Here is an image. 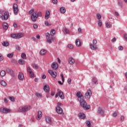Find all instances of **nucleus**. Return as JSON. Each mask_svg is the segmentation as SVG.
Segmentation results:
<instances>
[{
    "label": "nucleus",
    "mask_w": 127,
    "mask_h": 127,
    "mask_svg": "<svg viewBox=\"0 0 127 127\" xmlns=\"http://www.w3.org/2000/svg\"><path fill=\"white\" fill-rule=\"evenodd\" d=\"M78 100L80 102L81 107H82L84 110H89V109H90V105H87V102L84 100V96H83V95H81L80 97H78Z\"/></svg>",
    "instance_id": "obj_1"
},
{
    "label": "nucleus",
    "mask_w": 127,
    "mask_h": 127,
    "mask_svg": "<svg viewBox=\"0 0 127 127\" xmlns=\"http://www.w3.org/2000/svg\"><path fill=\"white\" fill-rule=\"evenodd\" d=\"M30 110V106H25L23 107H20L18 110L19 113H25L28 112Z\"/></svg>",
    "instance_id": "obj_2"
},
{
    "label": "nucleus",
    "mask_w": 127,
    "mask_h": 127,
    "mask_svg": "<svg viewBox=\"0 0 127 127\" xmlns=\"http://www.w3.org/2000/svg\"><path fill=\"white\" fill-rule=\"evenodd\" d=\"M10 37H12V38H15L16 39H17L18 38H21L22 37H23V34L21 33H17V34H11L10 35Z\"/></svg>",
    "instance_id": "obj_3"
},
{
    "label": "nucleus",
    "mask_w": 127,
    "mask_h": 127,
    "mask_svg": "<svg viewBox=\"0 0 127 127\" xmlns=\"http://www.w3.org/2000/svg\"><path fill=\"white\" fill-rule=\"evenodd\" d=\"M8 16H9V13L8 11H6L4 13V14H0V17L2 20H7L8 19Z\"/></svg>",
    "instance_id": "obj_4"
},
{
    "label": "nucleus",
    "mask_w": 127,
    "mask_h": 127,
    "mask_svg": "<svg viewBox=\"0 0 127 127\" xmlns=\"http://www.w3.org/2000/svg\"><path fill=\"white\" fill-rule=\"evenodd\" d=\"M38 17L37 16V12H35L33 13L31 15V18L33 22H35V21L37 20Z\"/></svg>",
    "instance_id": "obj_5"
},
{
    "label": "nucleus",
    "mask_w": 127,
    "mask_h": 127,
    "mask_svg": "<svg viewBox=\"0 0 127 127\" xmlns=\"http://www.w3.org/2000/svg\"><path fill=\"white\" fill-rule=\"evenodd\" d=\"M13 10L14 14L15 15L18 14V6L17 5L16 3H14L13 5Z\"/></svg>",
    "instance_id": "obj_6"
},
{
    "label": "nucleus",
    "mask_w": 127,
    "mask_h": 127,
    "mask_svg": "<svg viewBox=\"0 0 127 127\" xmlns=\"http://www.w3.org/2000/svg\"><path fill=\"white\" fill-rule=\"evenodd\" d=\"M91 95H92V91L90 89L87 90V92H86L85 94V98L87 100H89L91 98Z\"/></svg>",
    "instance_id": "obj_7"
},
{
    "label": "nucleus",
    "mask_w": 127,
    "mask_h": 127,
    "mask_svg": "<svg viewBox=\"0 0 127 127\" xmlns=\"http://www.w3.org/2000/svg\"><path fill=\"white\" fill-rule=\"evenodd\" d=\"M0 112H1L3 114H7L10 112V109L5 108H1L0 109Z\"/></svg>",
    "instance_id": "obj_8"
},
{
    "label": "nucleus",
    "mask_w": 127,
    "mask_h": 127,
    "mask_svg": "<svg viewBox=\"0 0 127 127\" xmlns=\"http://www.w3.org/2000/svg\"><path fill=\"white\" fill-rule=\"evenodd\" d=\"M57 92L59 96L61 98V99H62V100H64V99L65 98V96H64L63 92H62L60 89H58Z\"/></svg>",
    "instance_id": "obj_9"
},
{
    "label": "nucleus",
    "mask_w": 127,
    "mask_h": 127,
    "mask_svg": "<svg viewBox=\"0 0 127 127\" xmlns=\"http://www.w3.org/2000/svg\"><path fill=\"white\" fill-rule=\"evenodd\" d=\"M27 72L29 73L31 78L34 77V73L32 71V69L30 67H27Z\"/></svg>",
    "instance_id": "obj_10"
},
{
    "label": "nucleus",
    "mask_w": 127,
    "mask_h": 127,
    "mask_svg": "<svg viewBox=\"0 0 127 127\" xmlns=\"http://www.w3.org/2000/svg\"><path fill=\"white\" fill-rule=\"evenodd\" d=\"M51 67L54 70H57L58 69V64L56 62H53L51 64Z\"/></svg>",
    "instance_id": "obj_11"
},
{
    "label": "nucleus",
    "mask_w": 127,
    "mask_h": 127,
    "mask_svg": "<svg viewBox=\"0 0 127 127\" xmlns=\"http://www.w3.org/2000/svg\"><path fill=\"white\" fill-rule=\"evenodd\" d=\"M48 72L49 74H50V75H51V76L53 77V78H56L57 76V73H56V72L53 71L52 70H49Z\"/></svg>",
    "instance_id": "obj_12"
},
{
    "label": "nucleus",
    "mask_w": 127,
    "mask_h": 127,
    "mask_svg": "<svg viewBox=\"0 0 127 127\" xmlns=\"http://www.w3.org/2000/svg\"><path fill=\"white\" fill-rule=\"evenodd\" d=\"M78 117L79 119H81L82 120H84V119H86V115L84 114V113H80L78 114Z\"/></svg>",
    "instance_id": "obj_13"
},
{
    "label": "nucleus",
    "mask_w": 127,
    "mask_h": 127,
    "mask_svg": "<svg viewBox=\"0 0 127 127\" xmlns=\"http://www.w3.org/2000/svg\"><path fill=\"white\" fill-rule=\"evenodd\" d=\"M56 111L57 113H58V114H59L60 115H61V114L63 113V110H62V108L61 107H56Z\"/></svg>",
    "instance_id": "obj_14"
},
{
    "label": "nucleus",
    "mask_w": 127,
    "mask_h": 127,
    "mask_svg": "<svg viewBox=\"0 0 127 127\" xmlns=\"http://www.w3.org/2000/svg\"><path fill=\"white\" fill-rule=\"evenodd\" d=\"M98 113L99 115H101V116H103V115H104V114H105V111H104V110L102 109V108L99 107L98 109Z\"/></svg>",
    "instance_id": "obj_15"
},
{
    "label": "nucleus",
    "mask_w": 127,
    "mask_h": 127,
    "mask_svg": "<svg viewBox=\"0 0 127 127\" xmlns=\"http://www.w3.org/2000/svg\"><path fill=\"white\" fill-rule=\"evenodd\" d=\"M89 47L91 50H97L98 49V47H97L96 45H93L92 44H89Z\"/></svg>",
    "instance_id": "obj_16"
},
{
    "label": "nucleus",
    "mask_w": 127,
    "mask_h": 127,
    "mask_svg": "<svg viewBox=\"0 0 127 127\" xmlns=\"http://www.w3.org/2000/svg\"><path fill=\"white\" fill-rule=\"evenodd\" d=\"M24 78V75L22 72H19L18 74V79L20 81H23V78Z\"/></svg>",
    "instance_id": "obj_17"
},
{
    "label": "nucleus",
    "mask_w": 127,
    "mask_h": 127,
    "mask_svg": "<svg viewBox=\"0 0 127 127\" xmlns=\"http://www.w3.org/2000/svg\"><path fill=\"white\" fill-rule=\"evenodd\" d=\"M43 90H44L45 92H46V93H49V85H45Z\"/></svg>",
    "instance_id": "obj_18"
},
{
    "label": "nucleus",
    "mask_w": 127,
    "mask_h": 127,
    "mask_svg": "<svg viewBox=\"0 0 127 127\" xmlns=\"http://www.w3.org/2000/svg\"><path fill=\"white\" fill-rule=\"evenodd\" d=\"M75 45L77 47H80L81 46V41H80V39H76V40L75 41Z\"/></svg>",
    "instance_id": "obj_19"
},
{
    "label": "nucleus",
    "mask_w": 127,
    "mask_h": 127,
    "mask_svg": "<svg viewBox=\"0 0 127 127\" xmlns=\"http://www.w3.org/2000/svg\"><path fill=\"white\" fill-rule=\"evenodd\" d=\"M50 17V12L49 11H46V14L45 15V18L46 19H48Z\"/></svg>",
    "instance_id": "obj_20"
},
{
    "label": "nucleus",
    "mask_w": 127,
    "mask_h": 127,
    "mask_svg": "<svg viewBox=\"0 0 127 127\" xmlns=\"http://www.w3.org/2000/svg\"><path fill=\"white\" fill-rule=\"evenodd\" d=\"M68 63L70 65H73L74 63H75V60H74V59L73 58H70L68 60Z\"/></svg>",
    "instance_id": "obj_21"
},
{
    "label": "nucleus",
    "mask_w": 127,
    "mask_h": 127,
    "mask_svg": "<svg viewBox=\"0 0 127 127\" xmlns=\"http://www.w3.org/2000/svg\"><path fill=\"white\" fill-rule=\"evenodd\" d=\"M63 32L64 34H69L70 33V31L69 29H67L66 28H64L63 29Z\"/></svg>",
    "instance_id": "obj_22"
},
{
    "label": "nucleus",
    "mask_w": 127,
    "mask_h": 127,
    "mask_svg": "<svg viewBox=\"0 0 127 127\" xmlns=\"http://www.w3.org/2000/svg\"><path fill=\"white\" fill-rule=\"evenodd\" d=\"M2 25L3 29L7 30L8 29V24H7V23H3Z\"/></svg>",
    "instance_id": "obj_23"
},
{
    "label": "nucleus",
    "mask_w": 127,
    "mask_h": 127,
    "mask_svg": "<svg viewBox=\"0 0 127 127\" xmlns=\"http://www.w3.org/2000/svg\"><path fill=\"white\" fill-rule=\"evenodd\" d=\"M42 117V112L41 111H39L38 113V117L37 118V119L38 121L40 120V118Z\"/></svg>",
    "instance_id": "obj_24"
},
{
    "label": "nucleus",
    "mask_w": 127,
    "mask_h": 127,
    "mask_svg": "<svg viewBox=\"0 0 127 127\" xmlns=\"http://www.w3.org/2000/svg\"><path fill=\"white\" fill-rule=\"evenodd\" d=\"M60 10L61 13H65L66 12V9L64 7H61Z\"/></svg>",
    "instance_id": "obj_25"
},
{
    "label": "nucleus",
    "mask_w": 127,
    "mask_h": 127,
    "mask_svg": "<svg viewBox=\"0 0 127 127\" xmlns=\"http://www.w3.org/2000/svg\"><path fill=\"white\" fill-rule=\"evenodd\" d=\"M98 83V79L96 77H93L92 78V83L96 85Z\"/></svg>",
    "instance_id": "obj_26"
},
{
    "label": "nucleus",
    "mask_w": 127,
    "mask_h": 127,
    "mask_svg": "<svg viewBox=\"0 0 127 127\" xmlns=\"http://www.w3.org/2000/svg\"><path fill=\"white\" fill-rule=\"evenodd\" d=\"M118 5L122 8L123 7V2L120 0H118Z\"/></svg>",
    "instance_id": "obj_27"
},
{
    "label": "nucleus",
    "mask_w": 127,
    "mask_h": 127,
    "mask_svg": "<svg viewBox=\"0 0 127 127\" xmlns=\"http://www.w3.org/2000/svg\"><path fill=\"white\" fill-rule=\"evenodd\" d=\"M40 55H45L46 54V50H42L40 52Z\"/></svg>",
    "instance_id": "obj_28"
},
{
    "label": "nucleus",
    "mask_w": 127,
    "mask_h": 127,
    "mask_svg": "<svg viewBox=\"0 0 127 127\" xmlns=\"http://www.w3.org/2000/svg\"><path fill=\"white\" fill-rule=\"evenodd\" d=\"M6 72L7 73H9V74H13V70H12V69H11L7 68L6 69Z\"/></svg>",
    "instance_id": "obj_29"
},
{
    "label": "nucleus",
    "mask_w": 127,
    "mask_h": 127,
    "mask_svg": "<svg viewBox=\"0 0 127 127\" xmlns=\"http://www.w3.org/2000/svg\"><path fill=\"white\" fill-rule=\"evenodd\" d=\"M46 121L48 124H50V123H51V118H50L49 117H46Z\"/></svg>",
    "instance_id": "obj_30"
},
{
    "label": "nucleus",
    "mask_w": 127,
    "mask_h": 127,
    "mask_svg": "<svg viewBox=\"0 0 127 127\" xmlns=\"http://www.w3.org/2000/svg\"><path fill=\"white\" fill-rule=\"evenodd\" d=\"M52 41H54V38H53V37H51L50 39H47V40L48 43H52Z\"/></svg>",
    "instance_id": "obj_31"
},
{
    "label": "nucleus",
    "mask_w": 127,
    "mask_h": 127,
    "mask_svg": "<svg viewBox=\"0 0 127 127\" xmlns=\"http://www.w3.org/2000/svg\"><path fill=\"white\" fill-rule=\"evenodd\" d=\"M5 74H6V72H5V71L4 70H2L0 72V75L1 77H4V76H5Z\"/></svg>",
    "instance_id": "obj_32"
},
{
    "label": "nucleus",
    "mask_w": 127,
    "mask_h": 127,
    "mask_svg": "<svg viewBox=\"0 0 127 127\" xmlns=\"http://www.w3.org/2000/svg\"><path fill=\"white\" fill-rule=\"evenodd\" d=\"M2 45H3V46H5V47H7V46L9 45V43L8 42H4L2 43Z\"/></svg>",
    "instance_id": "obj_33"
},
{
    "label": "nucleus",
    "mask_w": 127,
    "mask_h": 127,
    "mask_svg": "<svg viewBox=\"0 0 127 127\" xmlns=\"http://www.w3.org/2000/svg\"><path fill=\"white\" fill-rule=\"evenodd\" d=\"M7 98L9 100H10V101H11V102H14V101H15V99H14V97L8 96Z\"/></svg>",
    "instance_id": "obj_34"
},
{
    "label": "nucleus",
    "mask_w": 127,
    "mask_h": 127,
    "mask_svg": "<svg viewBox=\"0 0 127 127\" xmlns=\"http://www.w3.org/2000/svg\"><path fill=\"white\" fill-rule=\"evenodd\" d=\"M0 84L1 86H3V87H5V86H6V82L4 81V80H2L0 81Z\"/></svg>",
    "instance_id": "obj_35"
},
{
    "label": "nucleus",
    "mask_w": 127,
    "mask_h": 127,
    "mask_svg": "<svg viewBox=\"0 0 127 127\" xmlns=\"http://www.w3.org/2000/svg\"><path fill=\"white\" fill-rule=\"evenodd\" d=\"M18 63H19V64H20L21 65H23V64H24V63H25L24 60H23L22 59H20L18 61Z\"/></svg>",
    "instance_id": "obj_36"
},
{
    "label": "nucleus",
    "mask_w": 127,
    "mask_h": 127,
    "mask_svg": "<svg viewBox=\"0 0 127 127\" xmlns=\"http://www.w3.org/2000/svg\"><path fill=\"white\" fill-rule=\"evenodd\" d=\"M35 96H36L37 98H41V97H42V94L38 92H36L35 93Z\"/></svg>",
    "instance_id": "obj_37"
},
{
    "label": "nucleus",
    "mask_w": 127,
    "mask_h": 127,
    "mask_svg": "<svg viewBox=\"0 0 127 127\" xmlns=\"http://www.w3.org/2000/svg\"><path fill=\"white\" fill-rule=\"evenodd\" d=\"M32 67L33 68H35V69H38L39 68V66H38V65L35 64H32Z\"/></svg>",
    "instance_id": "obj_38"
},
{
    "label": "nucleus",
    "mask_w": 127,
    "mask_h": 127,
    "mask_svg": "<svg viewBox=\"0 0 127 127\" xmlns=\"http://www.w3.org/2000/svg\"><path fill=\"white\" fill-rule=\"evenodd\" d=\"M7 57H8V58H12L13 57V53H12L11 54H8L7 55Z\"/></svg>",
    "instance_id": "obj_39"
},
{
    "label": "nucleus",
    "mask_w": 127,
    "mask_h": 127,
    "mask_svg": "<svg viewBox=\"0 0 127 127\" xmlns=\"http://www.w3.org/2000/svg\"><path fill=\"white\" fill-rule=\"evenodd\" d=\"M96 16H97V18L99 20H100V19L102 18V15H101L100 13H97L96 14Z\"/></svg>",
    "instance_id": "obj_40"
},
{
    "label": "nucleus",
    "mask_w": 127,
    "mask_h": 127,
    "mask_svg": "<svg viewBox=\"0 0 127 127\" xmlns=\"http://www.w3.org/2000/svg\"><path fill=\"white\" fill-rule=\"evenodd\" d=\"M55 32H56V31H55V30L52 29V30L51 31V35L52 36H53V35H54V34H55Z\"/></svg>",
    "instance_id": "obj_41"
},
{
    "label": "nucleus",
    "mask_w": 127,
    "mask_h": 127,
    "mask_svg": "<svg viewBox=\"0 0 127 127\" xmlns=\"http://www.w3.org/2000/svg\"><path fill=\"white\" fill-rule=\"evenodd\" d=\"M21 58L23 59L26 60V55H25V54H24V53H22L21 54Z\"/></svg>",
    "instance_id": "obj_42"
},
{
    "label": "nucleus",
    "mask_w": 127,
    "mask_h": 127,
    "mask_svg": "<svg viewBox=\"0 0 127 127\" xmlns=\"http://www.w3.org/2000/svg\"><path fill=\"white\" fill-rule=\"evenodd\" d=\"M98 26H99L101 27V26L103 25V22H102V20H98Z\"/></svg>",
    "instance_id": "obj_43"
},
{
    "label": "nucleus",
    "mask_w": 127,
    "mask_h": 127,
    "mask_svg": "<svg viewBox=\"0 0 127 127\" xmlns=\"http://www.w3.org/2000/svg\"><path fill=\"white\" fill-rule=\"evenodd\" d=\"M105 23L106 24V27H107V28H111L112 25H111V24H109V23H108L107 21L105 22Z\"/></svg>",
    "instance_id": "obj_44"
},
{
    "label": "nucleus",
    "mask_w": 127,
    "mask_h": 127,
    "mask_svg": "<svg viewBox=\"0 0 127 127\" xmlns=\"http://www.w3.org/2000/svg\"><path fill=\"white\" fill-rule=\"evenodd\" d=\"M81 96H83V95H82V93H81V92H79L76 93V96H77V98H80Z\"/></svg>",
    "instance_id": "obj_45"
},
{
    "label": "nucleus",
    "mask_w": 127,
    "mask_h": 127,
    "mask_svg": "<svg viewBox=\"0 0 127 127\" xmlns=\"http://www.w3.org/2000/svg\"><path fill=\"white\" fill-rule=\"evenodd\" d=\"M86 124L88 127H91V122L89 121H87Z\"/></svg>",
    "instance_id": "obj_46"
},
{
    "label": "nucleus",
    "mask_w": 127,
    "mask_h": 127,
    "mask_svg": "<svg viewBox=\"0 0 127 127\" xmlns=\"http://www.w3.org/2000/svg\"><path fill=\"white\" fill-rule=\"evenodd\" d=\"M46 39H49L50 38V34L49 33H47L46 34Z\"/></svg>",
    "instance_id": "obj_47"
},
{
    "label": "nucleus",
    "mask_w": 127,
    "mask_h": 127,
    "mask_svg": "<svg viewBox=\"0 0 127 127\" xmlns=\"http://www.w3.org/2000/svg\"><path fill=\"white\" fill-rule=\"evenodd\" d=\"M68 48H69V49H73L74 46H73V45L71 44H68L67 45Z\"/></svg>",
    "instance_id": "obj_48"
},
{
    "label": "nucleus",
    "mask_w": 127,
    "mask_h": 127,
    "mask_svg": "<svg viewBox=\"0 0 127 127\" xmlns=\"http://www.w3.org/2000/svg\"><path fill=\"white\" fill-rule=\"evenodd\" d=\"M37 15L38 17V16H40V17H41V16H42V13L41 12H37Z\"/></svg>",
    "instance_id": "obj_49"
},
{
    "label": "nucleus",
    "mask_w": 127,
    "mask_h": 127,
    "mask_svg": "<svg viewBox=\"0 0 127 127\" xmlns=\"http://www.w3.org/2000/svg\"><path fill=\"white\" fill-rule=\"evenodd\" d=\"M45 24L47 26H51V24L49 23V22H48V21H46L45 22Z\"/></svg>",
    "instance_id": "obj_50"
},
{
    "label": "nucleus",
    "mask_w": 127,
    "mask_h": 127,
    "mask_svg": "<svg viewBox=\"0 0 127 127\" xmlns=\"http://www.w3.org/2000/svg\"><path fill=\"white\" fill-rule=\"evenodd\" d=\"M118 49L120 51H123V50H124V47H123V46H120L118 47Z\"/></svg>",
    "instance_id": "obj_51"
},
{
    "label": "nucleus",
    "mask_w": 127,
    "mask_h": 127,
    "mask_svg": "<svg viewBox=\"0 0 127 127\" xmlns=\"http://www.w3.org/2000/svg\"><path fill=\"white\" fill-rule=\"evenodd\" d=\"M61 77L62 78L63 83H64V81H65V79H64V75H63V74H61Z\"/></svg>",
    "instance_id": "obj_52"
},
{
    "label": "nucleus",
    "mask_w": 127,
    "mask_h": 127,
    "mask_svg": "<svg viewBox=\"0 0 127 127\" xmlns=\"http://www.w3.org/2000/svg\"><path fill=\"white\" fill-rule=\"evenodd\" d=\"M33 27H34V29H37V28H38V25H37V24H34L33 25Z\"/></svg>",
    "instance_id": "obj_53"
},
{
    "label": "nucleus",
    "mask_w": 127,
    "mask_h": 127,
    "mask_svg": "<svg viewBox=\"0 0 127 127\" xmlns=\"http://www.w3.org/2000/svg\"><path fill=\"white\" fill-rule=\"evenodd\" d=\"M124 121H125V117L124 116H122L121 117V122H123Z\"/></svg>",
    "instance_id": "obj_54"
},
{
    "label": "nucleus",
    "mask_w": 127,
    "mask_h": 127,
    "mask_svg": "<svg viewBox=\"0 0 127 127\" xmlns=\"http://www.w3.org/2000/svg\"><path fill=\"white\" fill-rule=\"evenodd\" d=\"M116 41H117L116 37L113 38L111 40V42H112L113 43H114V42H116Z\"/></svg>",
    "instance_id": "obj_55"
},
{
    "label": "nucleus",
    "mask_w": 127,
    "mask_h": 127,
    "mask_svg": "<svg viewBox=\"0 0 127 127\" xmlns=\"http://www.w3.org/2000/svg\"><path fill=\"white\" fill-rule=\"evenodd\" d=\"M34 12V9L32 8L30 11H29V14H31L33 12Z\"/></svg>",
    "instance_id": "obj_56"
},
{
    "label": "nucleus",
    "mask_w": 127,
    "mask_h": 127,
    "mask_svg": "<svg viewBox=\"0 0 127 127\" xmlns=\"http://www.w3.org/2000/svg\"><path fill=\"white\" fill-rule=\"evenodd\" d=\"M2 60H3V57L1 54H0V61H2Z\"/></svg>",
    "instance_id": "obj_57"
},
{
    "label": "nucleus",
    "mask_w": 127,
    "mask_h": 127,
    "mask_svg": "<svg viewBox=\"0 0 127 127\" xmlns=\"http://www.w3.org/2000/svg\"><path fill=\"white\" fill-rule=\"evenodd\" d=\"M72 80L70 78H68L67 80V83H68L69 85H71V82Z\"/></svg>",
    "instance_id": "obj_58"
},
{
    "label": "nucleus",
    "mask_w": 127,
    "mask_h": 127,
    "mask_svg": "<svg viewBox=\"0 0 127 127\" xmlns=\"http://www.w3.org/2000/svg\"><path fill=\"white\" fill-rule=\"evenodd\" d=\"M62 106V104L60 102L58 103V107L57 108H61L60 107H61Z\"/></svg>",
    "instance_id": "obj_59"
},
{
    "label": "nucleus",
    "mask_w": 127,
    "mask_h": 127,
    "mask_svg": "<svg viewBox=\"0 0 127 127\" xmlns=\"http://www.w3.org/2000/svg\"><path fill=\"white\" fill-rule=\"evenodd\" d=\"M117 116H118L117 112H114L113 114V116L114 117V118H116L117 117Z\"/></svg>",
    "instance_id": "obj_60"
},
{
    "label": "nucleus",
    "mask_w": 127,
    "mask_h": 127,
    "mask_svg": "<svg viewBox=\"0 0 127 127\" xmlns=\"http://www.w3.org/2000/svg\"><path fill=\"white\" fill-rule=\"evenodd\" d=\"M92 43L93 45H95V44L97 43V40H93Z\"/></svg>",
    "instance_id": "obj_61"
},
{
    "label": "nucleus",
    "mask_w": 127,
    "mask_h": 127,
    "mask_svg": "<svg viewBox=\"0 0 127 127\" xmlns=\"http://www.w3.org/2000/svg\"><path fill=\"white\" fill-rule=\"evenodd\" d=\"M53 3H54L55 4H56L58 1L57 0H52Z\"/></svg>",
    "instance_id": "obj_62"
},
{
    "label": "nucleus",
    "mask_w": 127,
    "mask_h": 127,
    "mask_svg": "<svg viewBox=\"0 0 127 127\" xmlns=\"http://www.w3.org/2000/svg\"><path fill=\"white\" fill-rule=\"evenodd\" d=\"M16 50H18V51H20V47L18 46H16Z\"/></svg>",
    "instance_id": "obj_63"
},
{
    "label": "nucleus",
    "mask_w": 127,
    "mask_h": 127,
    "mask_svg": "<svg viewBox=\"0 0 127 127\" xmlns=\"http://www.w3.org/2000/svg\"><path fill=\"white\" fill-rule=\"evenodd\" d=\"M13 25L15 28H17V24H16V23H14Z\"/></svg>",
    "instance_id": "obj_64"
}]
</instances>
